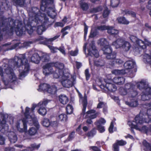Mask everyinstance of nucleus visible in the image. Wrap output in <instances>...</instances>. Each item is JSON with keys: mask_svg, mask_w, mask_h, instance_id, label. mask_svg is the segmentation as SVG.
<instances>
[{"mask_svg": "<svg viewBox=\"0 0 151 151\" xmlns=\"http://www.w3.org/2000/svg\"><path fill=\"white\" fill-rule=\"evenodd\" d=\"M53 0H42L40 5V11L36 7H32L31 9H27L29 16L28 21H24L25 27L19 30V35L21 32L26 30L31 35L34 30H36L39 35H41L46 30L45 25L48 22V19L45 14L47 13L48 15L52 18L56 15L54 7H49L47 9V6L52 3Z\"/></svg>", "mask_w": 151, "mask_h": 151, "instance_id": "obj_1", "label": "nucleus"}, {"mask_svg": "<svg viewBox=\"0 0 151 151\" xmlns=\"http://www.w3.org/2000/svg\"><path fill=\"white\" fill-rule=\"evenodd\" d=\"M36 104L32 105L31 109L27 107L24 113L25 118L22 120L23 128H21L19 132H26L27 131V127L26 123H27L30 125L33 124L35 127L30 128L28 131V134L30 136H34L37 134L38 130L39 128V123L37 119L34 114V110L36 107Z\"/></svg>", "mask_w": 151, "mask_h": 151, "instance_id": "obj_2", "label": "nucleus"}, {"mask_svg": "<svg viewBox=\"0 0 151 151\" xmlns=\"http://www.w3.org/2000/svg\"><path fill=\"white\" fill-rule=\"evenodd\" d=\"M77 91L80 97V102H82L83 106L82 112L81 115H83L84 116L85 115L84 117L85 118H90L91 119H93L96 118L99 115V112L96 113V111L94 110H91L85 113L87 104L86 97V95H85L83 98L81 97V94L78 92V91Z\"/></svg>", "mask_w": 151, "mask_h": 151, "instance_id": "obj_3", "label": "nucleus"}, {"mask_svg": "<svg viewBox=\"0 0 151 151\" xmlns=\"http://www.w3.org/2000/svg\"><path fill=\"white\" fill-rule=\"evenodd\" d=\"M135 63V62L133 60H130L127 61L125 62L124 65V66L125 70L122 69L121 70H114L112 71L113 74L115 75H124L127 72L129 73V75L132 73V75L131 76H133L134 74L132 73V71L131 69H132L134 66Z\"/></svg>", "mask_w": 151, "mask_h": 151, "instance_id": "obj_4", "label": "nucleus"}, {"mask_svg": "<svg viewBox=\"0 0 151 151\" xmlns=\"http://www.w3.org/2000/svg\"><path fill=\"white\" fill-rule=\"evenodd\" d=\"M5 73L7 74V78H3L2 80L5 86L10 85L14 83L17 79V77L14 72L13 69L11 67H7L5 70Z\"/></svg>", "mask_w": 151, "mask_h": 151, "instance_id": "obj_5", "label": "nucleus"}, {"mask_svg": "<svg viewBox=\"0 0 151 151\" xmlns=\"http://www.w3.org/2000/svg\"><path fill=\"white\" fill-rule=\"evenodd\" d=\"M58 78L61 79V82L63 86L65 88L71 87L75 82V79L69 73H65Z\"/></svg>", "mask_w": 151, "mask_h": 151, "instance_id": "obj_6", "label": "nucleus"}, {"mask_svg": "<svg viewBox=\"0 0 151 151\" xmlns=\"http://www.w3.org/2000/svg\"><path fill=\"white\" fill-rule=\"evenodd\" d=\"M100 87L104 89V91L106 93L108 91H115L117 89L115 85L111 83V81L109 80H104V82L100 85Z\"/></svg>", "mask_w": 151, "mask_h": 151, "instance_id": "obj_7", "label": "nucleus"}, {"mask_svg": "<svg viewBox=\"0 0 151 151\" xmlns=\"http://www.w3.org/2000/svg\"><path fill=\"white\" fill-rule=\"evenodd\" d=\"M52 64L53 66L54 65L56 68L54 73V77L58 78L65 73L63 72L64 65L62 63L58 62Z\"/></svg>", "mask_w": 151, "mask_h": 151, "instance_id": "obj_8", "label": "nucleus"}, {"mask_svg": "<svg viewBox=\"0 0 151 151\" xmlns=\"http://www.w3.org/2000/svg\"><path fill=\"white\" fill-rule=\"evenodd\" d=\"M20 57L21 58V63L23 65L24 69V71L19 75V79L21 78V77L24 78L25 77L28 73L29 70V65L24 55H21Z\"/></svg>", "mask_w": 151, "mask_h": 151, "instance_id": "obj_9", "label": "nucleus"}, {"mask_svg": "<svg viewBox=\"0 0 151 151\" xmlns=\"http://www.w3.org/2000/svg\"><path fill=\"white\" fill-rule=\"evenodd\" d=\"M50 101V100L45 99L40 101L37 104V106L39 108L38 111L39 114L42 115H44L46 114L47 111L45 106Z\"/></svg>", "mask_w": 151, "mask_h": 151, "instance_id": "obj_10", "label": "nucleus"}, {"mask_svg": "<svg viewBox=\"0 0 151 151\" xmlns=\"http://www.w3.org/2000/svg\"><path fill=\"white\" fill-rule=\"evenodd\" d=\"M53 66L52 63H49L43 66V73L45 76H48L53 74L54 76V73L55 71L53 70L52 67Z\"/></svg>", "mask_w": 151, "mask_h": 151, "instance_id": "obj_11", "label": "nucleus"}, {"mask_svg": "<svg viewBox=\"0 0 151 151\" xmlns=\"http://www.w3.org/2000/svg\"><path fill=\"white\" fill-rule=\"evenodd\" d=\"M88 55L91 56L93 55L96 58L99 56V54L97 50L96 49L93 41H92L89 44V47H88Z\"/></svg>", "mask_w": 151, "mask_h": 151, "instance_id": "obj_12", "label": "nucleus"}, {"mask_svg": "<svg viewBox=\"0 0 151 151\" xmlns=\"http://www.w3.org/2000/svg\"><path fill=\"white\" fill-rule=\"evenodd\" d=\"M29 55H32V56L30 58V61L36 64H38L41 59L40 57L38 54L35 52V50L33 49L29 52Z\"/></svg>", "mask_w": 151, "mask_h": 151, "instance_id": "obj_13", "label": "nucleus"}, {"mask_svg": "<svg viewBox=\"0 0 151 151\" xmlns=\"http://www.w3.org/2000/svg\"><path fill=\"white\" fill-rule=\"evenodd\" d=\"M102 50L104 52V54L106 55V58L108 59H113L116 58V55L115 54H113L111 55L112 57H110L111 55L110 53L112 52V49L110 47L109 45L108 46L102 48Z\"/></svg>", "mask_w": 151, "mask_h": 151, "instance_id": "obj_14", "label": "nucleus"}, {"mask_svg": "<svg viewBox=\"0 0 151 151\" xmlns=\"http://www.w3.org/2000/svg\"><path fill=\"white\" fill-rule=\"evenodd\" d=\"M141 98L142 101L148 100L151 98V88H147L142 91Z\"/></svg>", "mask_w": 151, "mask_h": 151, "instance_id": "obj_15", "label": "nucleus"}, {"mask_svg": "<svg viewBox=\"0 0 151 151\" xmlns=\"http://www.w3.org/2000/svg\"><path fill=\"white\" fill-rule=\"evenodd\" d=\"M141 98L142 101L148 100L151 98V88H147L142 91Z\"/></svg>", "mask_w": 151, "mask_h": 151, "instance_id": "obj_16", "label": "nucleus"}, {"mask_svg": "<svg viewBox=\"0 0 151 151\" xmlns=\"http://www.w3.org/2000/svg\"><path fill=\"white\" fill-rule=\"evenodd\" d=\"M6 119L5 115H3L2 120H0V131L3 133H5L8 129V126L6 124Z\"/></svg>", "mask_w": 151, "mask_h": 151, "instance_id": "obj_17", "label": "nucleus"}, {"mask_svg": "<svg viewBox=\"0 0 151 151\" xmlns=\"http://www.w3.org/2000/svg\"><path fill=\"white\" fill-rule=\"evenodd\" d=\"M19 24L18 23L16 28L14 26H11L9 29H8V27H6L5 28L3 29V31L4 32L6 31L7 32H8L9 34H12L14 31H15L16 32L17 35L18 36H19V34H18V32H19Z\"/></svg>", "mask_w": 151, "mask_h": 151, "instance_id": "obj_18", "label": "nucleus"}, {"mask_svg": "<svg viewBox=\"0 0 151 151\" xmlns=\"http://www.w3.org/2000/svg\"><path fill=\"white\" fill-rule=\"evenodd\" d=\"M8 137L11 143H15L17 140V135L16 134L13 132H9Z\"/></svg>", "mask_w": 151, "mask_h": 151, "instance_id": "obj_19", "label": "nucleus"}, {"mask_svg": "<svg viewBox=\"0 0 151 151\" xmlns=\"http://www.w3.org/2000/svg\"><path fill=\"white\" fill-rule=\"evenodd\" d=\"M125 40L122 38L118 39L113 42L112 45L114 46L116 48H122Z\"/></svg>", "mask_w": 151, "mask_h": 151, "instance_id": "obj_20", "label": "nucleus"}, {"mask_svg": "<svg viewBox=\"0 0 151 151\" xmlns=\"http://www.w3.org/2000/svg\"><path fill=\"white\" fill-rule=\"evenodd\" d=\"M40 144H37L35 143L31 144L30 147L27 148V149L23 150L20 149L21 147H22V145H19V150L21 151H32L35 149H38L40 147Z\"/></svg>", "mask_w": 151, "mask_h": 151, "instance_id": "obj_21", "label": "nucleus"}, {"mask_svg": "<svg viewBox=\"0 0 151 151\" xmlns=\"http://www.w3.org/2000/svg\"><path fill=\"white\" fill-rule=\"evenodd\" d=\"M126 144V142L123 140H116V142L113 145L114 150V151H119V147L118 145L120 146H123Z\"/></svg>", "mask_w": 151, "mask_h": 151, "instance_id": "obj_22", "label": "nucleus"}, {"mask_svg": "<svg viewBox=\"0 0 151 151\" xmlns=\"http://www.w3.org/2000/svg\"><path fill=\"white\" fill-rule=\"evenodd\" d=\"M99 45L101 46L102 49L103 47H106L109 45V43L107 39L105 38L99 39L97 42Z\"/></svg>", "mask_w": 151, "mask_h": 151, "instance_id": "obj_23", "label": "nucleus"}, {"mask_svg": "<svg viewBox=\"0 0 151 151\" xmlns=\"http://www.w3.org/2000/svg\"><path fill=\"white\" fill-rule=\"evenodd\" d=\"M137 86L140 90H146L147 88H150L148 86V83L146 82L142 81L137 83Z\"/></svg>", "mask_w": 151, "mask_h": 151, "instance_id": "obj_24", "label": "nucleus"}, {"mask_svg": "<svg viewBox=\"0 0 151 151\" xmlns=\"http://www.w3.org/2000/svg\"><path fill=\"white\" fill-rule=\"evenodd\" d=\"M56 119L58 122H65L67 120V117L65 114L62 113L58 114L56 117Z\"/></svg>", "mask_w": 151, "mask_h": 151, "instance_id": "obj_25", "label": "nucleus"}, {"mask_svg": "<svg viewBox=\"0 0 151 151\" xmlns=\"http://www.w3.org/2000/svg\"><path fill=\"white\" fill-rule=\"evenodd\" d=\"M107 32L109 35L115 36L119 33V31L113 27L109 26Z\"/></svg>", "mask_w": 151, "mask_h": 151, "instance_id": "obj_26", "label": "nucleus"}, {"mask_svg": "<svg viewBox=\"0 0 151 151\" xmlns=\"http://www.w3.org/2000/svg\"><path fill=\"white\" fill-rule=\"evenodd\" d=\"M59 98V101L63 104H66L68 101V98L65 95H60Z\"/></svg>", "mask_w": 151, "mask_h": 151, "instance_id": "obj_27", "label": "nucleus"}, {"mask_svg": "<svg viewBox=\"0 0 151 151\" xmlns=\"http://www.w3.org/2000/svg\"><path fill=\"white\" fill-rule=\"evenodd\" d=\"M125 79L122 77H115L113 79V82L114 83L118 84L121 85L124 82Z\"/></svg>", "mask_w": 151, "mask_h": 151, "instance_id": "obj_28", "label": "nucleus"}, {"mask_svg": "<svg viewBox=\"0 0 151 151\" xmlns=\"http://www.w3.org/2000/svg\"><path fill=\"white\" fill-rule=\"evenodd\" d=\"M57 89L55 86H50L49 85V87L47 88L46 92L51 94H54L57 92Z\"/></svg>", "mask_w": 151, "mask_h": 151, "instance_id": "obj_29", "label": "nucleus"}, {"mask_svg": "<svg viewBox=\"0 0 151 151\" xmlns=\"http://www.w3.org/2000/svg\"><path fill=\"white\" fill-rule=\"evenodd\" d=\"M130 47L131 45L129 43L125 40L122 47V49L125 51H127L129 50Z\"/></svg>", "mask_w": 151, "mask_h": 151, "instance_id": "obj_30", "label": "nucleus"}, {"mask_svg": "<svg viewBox=\"0 0 151 151\" xmlns=\"http://www.w3.org/2000/svg\"><path fill=\"white\" fill-rule=\"evenodd\" d=\"M49 87V85L46 83L41 84L39 86V88L37 89L38 91H46L47 88Z\"/></svg>", "mask_w": 151, "mask_h": 151, "instance_id": "obj_31", "label": "nucleus"}, {"mask_svg": "<svg viewBox=\"0 0 151 151\" xmlns=\"http://www.w3.org/2000/svg\"><path fill=\"white\" fill-rule=\"evenodd\" d=\"M117 20L118 22L120 24H127L129 23V22L124 17H119L117 18Z\"/></svg>", "mask_w": 151, "mask_h": 151, "instance_id": "obj_32", "label": "nucleus"}, {"mask_svg": "<svg viewBox=\"0 0 151 151\" xmlns=\"http://www.w3.org/2000/svg\"><path fill=\"white\" fill-rule=\"evenodd\" d=\"M134 86L131 83H127L125 84L124 88L129 92L134 89Z\"/></svg>", "mask_w": 151, "mask_h": 151, "instance_id": "obj_33", "label": "nucleus"}, {"mask_svg": "<svg viewBox=\"0 0 151 151\" xmlns=\"http://www.w3.org/2000/svg\"><path fill=\"white\" fill-rule=\"evenodd\" d=\"M41 124L43 126L48 127L50 125V122L48 119L44 118L42 121Z\"/></svg>", "mask_w": 151, "mask_h": 151, "instance_id": "obj_34", "label": "nucleus"}, {"mask_svg": "<svg viewBox=\"0 0 151 151\" xmlns=\"http://www.w3.org/2000/svg\"><path fill=\"white\" fill-rule=\"evenodd\" d=\"M126 104L130 107L136 106L138 105L137 101L136 100H134L130 102L126 101Z\"/></svg>", "mask_w": 151, "mask_h": 151, "instance_id": "obj_35", "label": "nucleus"}, {"mask_svg": "<svg viewBox=\"0 0 151 151\" xmlns=\"http://www.w3.org/2000/svg\"><path fill=\"white\" fill-rule=\"evenodd\" d=\"M137 94V93L136 91H134V89L129 92H128V97L130 98H134Z\"/></svg>", "mask_w": 151, "mask_h": 151, "instance_id": "obj_36", "label": "nucleus"}, {"mask_svg": "<svg viewBox=\"0 0 151 151\" xmlns=\"http://www.w3.org/2000/svg\"><path fill=\"white\" fill-rule=\"evenodd\" d=\"M59 36H60V35H57V36H55L54 37H53L52 38H51L49 39H47L46 38H44L43 39V40L45 41V42H43V43L44 44H46L48 42H52V41H53V40H56V39H57L59 37Z\"/></svg>", "mask_w": 151, "mask_h": 151, "instance_id": "obj_37", "label": "nucleus"}, {"mask_svg": "<svg viewBox=\"0 0 151 151\" xmlns=\"http://www.w3.org/2000/svg\"><path fill=\"white\" fill-rule=\"evenodd\" d=\"M106 122V121L103 118H101L95 122V124L97 126L98 124L100 125L101 124L104 125Z\"/></svg>", "mask_w": 151, "mask_h": 151, "instance_id": "obj_38", "label": "nucleus"}, {"mask_svg": "<svg viewBox=\"0 0 151 151\" xmlns=\"http://www.w3.org/2000/svg\"><path fill=\"white\" fill-rule=\"evenodd\" d=\"M80 5L81 8L83 11H86L88 8V6L87 3L81 2L80 3Z\"/></svg>", "mask_w": 151, "mask_h": 151, "instance_id": "obj_39", "label": "nucleus"}, {"mask_svg": "<svg viewBox=\"0 0 151 151\" xmlns=\"http://www.w3.org/2000/svg\"><path fill=\"white\" fill-rule=\"evenodd\" d=\"M115 58H114L113 59H110L111 61L112 62L111 64L112 65L114 64L115 63L121 64L123 62L122 60L119 59H115Z\"/></svg>", "mask_w": 151, "mask_h": 151, "instance_id": "obj_40", "label": "nucleus"}, {"mask_svg": "<svg viewBox=\"0 0 151 151\" xmlns=\"http://www.w3.org/2000/svg\"><path fill=\"white\" fill-rule=\"evenodd\" d=\"M117 130V129L116 127H114L113 122H111L110 127L109 129V131L110 133H112L114 131H116Z\"/></svg>", "mask_w": 151, "mask_h": 151, "instance_id": "obj_41", "label": "nucleus"}, {"mask_svg": "<svg viewBox=\"0 0 151 151\" xmlns=\"http://www.w3.org/2000/svg\"><path fill=\"white\" fill-rule=\"evenodd\" d=\"M73 108L71 105L69 104L67 105L66 107V110L68 114H71L73 112Z\"/></svg>", "mask_w": 151, "mask_h": 151, "instance_id": "obj_42", "label": "nucleus"}, {"mask_svg": "<svg viewBox=\"0 0 151 151\" xmlns=\"http://www.w3.org/2000/svg\"><path fill=\"white\" fill-rule=\"evenodd\" d=\"M29 1L30 0H19V6H25Z\"/></svg>", "mask_w": 151, "mask_h": 151, "instance_id": "obj_43", "label": "nucleus"}, {"mask_svg": "<svg viewBox=\"0 0 151 151\" xmlns=\"http://www.w3.org/2000/svg\"><path fill=\"white\" fill-rule=\"evenodd\" d=\"M19 60V56H15L14 58L12 60V61L14 63V66H17V67L19 66L18 65V61Z\"/></svg>", "mask_w": 151, "mask_h": 151, "instance_id": "obj_44", "label": "nucleus"}, {"mask_svg": "<svg viewBox=\"0 0 151 151\" xmlns=\"http://www.w3.org/2000/svg\"><path fill=\"white\" fill-rule=\"evenodd\" d=\"M94 64L97 66H101L104 65V62L101 60H95Z\"/></svg>", "mask_w": 151, "mask_h": 151, "instance_id": "obj_45", "label": "nucleus"}, {"mask_svg": "<svg viewBox=\"0 0 151 151\" xmlns=\"http://www.w3.org/2000/svg\"><path fill=\"white\" fill-rule=\"evenodd\" d=\"M144 145L146 147L147 150L151 151V145L148 143L146 140H144L143 142Z\"/></svg>", "mask_w": 151, "mask_h": 151, "instance_id": "obj_46", "label": "nucleus"}, {"mask_svg": "<svg viewBox=\"0 0 151 151\" xmlns=\"http://www.w3.org/2000/svg\"><path fill=\"white\" fill-rule=\"evenodd\" d=\"M119 3V0H111V5L114 7H117Z\"/></svg>", "mask_w": 151, "mask_h": 151, "instance_id": "obj_47", "label": "nucleus"}, {"mask_svg": "<svg viewBox=\"0 0 151 151\" xmlns=\"http://www.w3.org/2000/svg\"><path fill=\"white\" fill-rule=\"evenodd\" d=\"M97 32L96 29H92L91 30L90 35L89 36V37H94L97 35Z\"/></svg>", "mask_w": 151, "mask_h": 151, "instance_id": "obj_48", "label": "nucleus"}, {"mask_svg": "<svg viewBox=\"0 0 151 151\" xmlns=\"http://www.w3.org/2000/svg\"><path fill=\"white\" fill-rule=\"evenodd\" d=\"M119 91L120 94L122 95H125L127 93V90L124 88H120Z\"/></svg>", "mask_w": 151, "mask_h": 151, "instance_id": "obj_49", "label": "nucleus"}, {"mask_svg": "<svg viewBox=\"0 0 151 151\" xmlns=\"http://www.w3.org/2000/svg\"><path fill=\"white\" fill-rule=\"evenodd\" d=\"M78 52V50L76 49L75 50H72L68 52V54L72 56H76L77 55Z\"/></svg>", "mask_w": 151, "mask_h": 151, "instance_id": "obj_50", "label": "nucleus"}, {"mask_svg": "<svg viewBox=\"0 0 151 151\" xmlns=\"http://www.w3.org/2000/svg\"><path fill=\"white\" fill-rule=\"evenodd\" d=\"M32 43L31 42H26L21 44L20 45H19V48L20 47H25L29 46Z\"/></svg>", "mask_w": 151, "mask_h": 151, "instance_id": "obj_51", "label": "nucleus"}, {"mask_svg": "<svg viewBox=\"0 0 151 151\" xmlns=\"http://www.w3.org/2000/svg\"><path fill=\"white\" fill-rule=\"evenodd\" d=\"M19 46V42H17L14 44L10 47H8L7 48L6 50H11L15 49L17 47Z\"/></svg>", "mask_w": 151, "mask_h": 151, "instance_id": "obj_52", "label": "nucleus"}, {"mask_svg": "<svg viewBox=\"0 0 151 151\" xmlns=\"http://www.w3.org/2000/svg\"><path fill=\"white\" fill-rule=\"evenodd\" d=\"M49 58V55L47 54H45L42 58L41 59L44 62L47 61Z\"/></svg>", "mask_w": 151, "mask_h": 151, "instance_id": "obj_53", "label": "nucleus"}, {"mask_svg": "<svg viewBox=\"0 0 151 151\" xmlns=\"http://www.w3.org/2000/svg\"><path fill=\"white\" fill-rule=\"evenodd\" d=\"M109 26H106L105 25H101L98 26L97 27V29L100 30H104L108 29Z\"/></svg>", "mask_w": 151, "mask_h": 151, "instance_id": "obj_54", "label": "nucleus"}, {"mask_svg": "<svg viewBox=\"0 0 151 151\" xmlns=\"http://www.w3.org/2000/svg\"><path fill=\"white\" fill-rule=\"evenodd\" d=\"M48 47L51 50V52L53 53L57 52L58 50V48L56 47H54L50 45H48Z\"/></svg>", "mask_w": 151, "mask_h": 151, "instance_id": "obj_55", "label": "nucleus"}, {"mask_svg": "<svg viewBox=\"0 0 151 151\" xmlns=\"http://www.w3.org/2000/svg\"><path fill=\"white\" fill-rule=\"evenodd\" d=\"M97 126L98 130L100 133H102L105 131V129L104 127L99 124Z\"/></svg>", "mask_w": 151, "mask_h": 151, "instance_id": "obj_56", "label": "nucleus"}, {"mask_svg": "<svg viewBox=\"0 0 151 151\" xmlns=\"http://www.w3.org/2000/svg\"><path fill=\"white\" fill-rule=\"evenodd\" d=\"M85 74L87 80H88L90 76V75L89 72V70L88 69H86L85 71Z\"/></svg>", "mask_w": 151, "mask_h": 151, "instance_id": "obj_57", "label": "nucleus"}, {"mask_svg": "<svg viewBox=\"0 0 151 151\" xmlns=\"http://www.w3.org/2000/svg\"><path fill=\"white\" fill-rule=\"evenodd\" d=\"M109 14V12L107 8L105 9L103 14L104 17H106L108 16Z\"/></svg>", "mask_w": 151, "mask_h": 151, "instance_id": "obj_58", "label": "nucleus"}, {"mask_svg": "<svg viewBox=\"0 0 151 151\" xmlns=\"http://www.w3.org/2000/svg\"><path fill=\"white\" fill-rule=\"evenodd\" d=\"M58 121L56 120V121H52L51 122H50V125L53 127H57L58 125Z\"/></svg>", "mask_w": 151, "mask_h": 151, "instance_id": "obj_59", "label": "nucleus"}, {"mask_svg": "<svg viewBox=\"0 0 151 151\" xmlns=\"http://www.w3.org/2000/svg\"><path fill=\"white\" fill-rule=\"evenodd\" d=\"M58 50H59L64 55H65L66 53L64 47L63 46H62L60 47L59 48H58Z\"/></svg>", "mask_w": 151, "mask_h": 151, "instance_id": "obj_60", "label": "nucleus"}, {"mask_svg": "<svg viewBox=\"0 0 151 151\" xmlns=\"http://www.w3.org/2000/svg\"><path fill=\"white\" fill-rule=\"evenodd\" d=\"M64 25V24L62 22H57L55 23V27H63Z\"/></svg>", "mask_w": 151, "mask_h": 151, "instance_id": "obj_61", "label": "nucleus"}, {"mask_svg": "<svg viewBox=\"0 0 151 151\" xmlns=\"http://www.w3.org/2000/svg\"><path fill=\"white\" fill-rule=\"evenodd\" d=\"M88 29V27L85 24H84V39L86 38V36L87 34V33Z\"/></svg>", "mask_w": 151, "mask_h": 151, "instance_id": "obj_62", "label": "nucleus"}, {"mask_svg": "<svg viewBox=\"0 0 151 151\" xmlns=\"http://www.w3.org/2000/svg\"><path fill=\"white\" fill-rule=\"evenodd\" d=\"M5 139L3 136L0 135V144L3 145L5 143Z\"/></svg>", "mask_w": 151, "mask_h": 151, "instance_id": "obj_63", "label": "nucleus"}, {"mask_svg": "<svg viewBox=\"0 0 151 151\" xmlns=\"http://www.w3.org/2000/svg\"><path fill=\"white\" fill-rule=\"evenodd\" d=\"M147 7L150 10V14L151 16V0H149L148 5H147Z\"/></svg>", "mask_w": 151, "mask_h": 151, "instance_id": "obj_64", "label": "nucleus"}]
</instances>
